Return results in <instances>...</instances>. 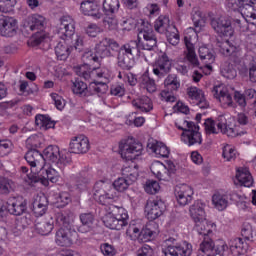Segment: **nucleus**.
Listing matches in <instances>:
<instances>
[{
  "label": "nucleus",
  "mask_w": 256,
  "mask_h": 256,
  "mask_svg": "<svg viewBox=\"0 0 256 256\" xmlns=\"http://www.w3.org/2000/svg\"><path fill=\"white\" fill-rule=\"evenodd\" d=\"M92 176L89 172L82 171L74 178V184L78 191H85L87 185L91 183Z\"/></svg>",
  "instance_id": "obj_37"
},
{
  "label": "nucleus",
  "mask_w": 256,
  "mask_h": 256,
  "mask_svg": "<svg viewBox=\"0 0 256 256\" xmlns=\"http://www.w3.org/2000/svg\"><path fill=\"white\" fill-rule=\"evenodd\" d=\"M150 171L160 181H169V175H167V166L161 161H154L150 166Z\"/></svg>",
  "instance_id": "obj_30"
},
{
  "label": "nucleus",
  "mask_w": 256,
  "mask_h": 256,
  "mask_svg": "<svg viewBox=\"0 0 256 256\" xmlns=\"http://www.w3.org/2000/svg\"><path fill=\"white\" fill-rule=\"evenodd\" d=\"M140 84H142L143 87L148 91V93H155L157 91V85L155 84V80L151 79L149 77V74L144 73L139 78Z\"/></svg>",
  "instance_id": "obj_43"
},
{
  "label": "nucleus",
  "mask_w": 256,
  "mask_h": 256,
  "mask_svg": "<svg viewBox=\"0 0 256 256\" xmlns=\"http://www.w3.org/2000/svg\"><path fill=\"white\" fill-rule=\"evenodd\" d=\"M138 31L136 41L137 53H141V50L153 51L157 47V36L155 35V31H153V26L149 22L142 21V25Z\"/></svg>",
  "instance_id": "obj_2"
},
{
  "label": "nucleus",
  "mask_w": 256,
  "mask_h": 256,
  "mask_svg": "<svg viewBox=\"0 0 256 256\" xmlns=\"http://www.w3.org/2000/svg\"><path fill=\"white\" fill-rule=\"evenodd\" d=\"M55 227L53 216H47L45 220L36 224V229L40 235H49Z\"/></svg>",
  "instance_id": "obj_38"
},
{
  "label": "nucleus",
  "mask_w": 256,
  "mask_h": 256,
  "mask_svg": "<svg viewBox=\"0 0 256 256\" xmlns=\"http://www.w3.org/2000/svg\"><path fill=\"white\" fill-rule=\"evenodd\" d=\"M236 179L243 187H251L253 185V176H251L249 168H238Z\"/></svg>",
  "instance_id": "obj_34"
},
{
  "label": "nucleus",
  "mask_w": 256,
  "mask_h": 256,
  "mask_svg": "<svg viewBox=\"0 0 256 256\" xmlns=\"http://www.w3.org/2000/svg\"><path fill=\"white\" fill-rule=\"evenodd\" d=\"M55 221L60 225V229L56 232L55 242L60 247H71L77 240V231L71 228V218L67 212H57Z\"/></svg>",
  "instance_id": "obj_1"
},
{
  "label": "nucleus",
  "mask_w": 256,
  "mask_h": 256,
  "mask_svg": "<svg viewBox=\"0 0 256 256\" xmlns=\"http://www.w3.org/2000/svg\"><path fill=\"white\" fill-rule=\"evenodd\" d=\"M187 95L192 101H199L201 97L204 95L203 90L197 87H190L187 89Z\"/></svg>",
  "instance_id": "obj_60"
},
{
  "label": "nucleus",
  "mask_w": 256,
  "mask_h": 256,
  "mask_svg": "<svg viewBox=\"0 0 256 256\" xmlns=\"http://www.w3.org/2000/svg\"><path fill=\"white\" fill-rule=\"evenodd\" d=\"M197 256H215V242H213L211 236H205L203 238Z\"/></svg>",
  "instance_id": "obj_29"
},
{
  "label": "nucleus",
  "mask_w": 256,
  "mask_h": 256,
  "mask_svg": "<svg viewBox=\"0 0 256 256\" xmlns=\"http://www.w3.org/2000/svg\"><path fill=\"white\" fill-rule=\"evenodd\" d=\"M256 0H227L226 6L230 11H237L238 15L249 17L247 11H254Z\"/></svg>",
  "instance_id": "obj_12"
},
{
  "label": "nucleus",
  "mask_w": 256,
  "mask_h": 256,
  "mask_svg": "<svg viewBox=\"0 0 256 256\" xmlns=\"http://www.w3.org/2000/svg\"><path fill=\"white\" fill-rule=\"evenodd\" d=\"M120 155L126 161H135L143 153V144L133 138L121 141L119 144Z\"/></svg>",
  "instance_id": "obj_7"
},
{
  "label": "nucleus",
  "mask_w": 256,
  "mask_h": 256,
  "mask_svg": "<svg viewBox=\"0 0 256 256\" xmlns=\"http://www.w3.org/2000/svg\"><path fill=\"white\" fill-rule=\"evenodd\" d=\"M171 71V60L163 54L153 67V73L158 79H163Z\"/></svg>",
  "instance_id": "obj_21"
},
{
  "label": "nucleus",
  "mask_w": 256,
  "mask_h": 256,
  "mask_svg": "<svg viewBox=\"0 0 256 256\" xmlns=\"http://www.w3.org/2000/svg\"><path fill=\"white\" fill-rule=\"evenodd\" d=\"M58 35L60 39L71 41V37L75 35V22L70 16H63L60 18V25L58 27Z\"/></svg>",
  "instance_id": "obj_16"
},
{
  "label": "nucleus",
  "mask_w": 256,
  "mask_h": 256,
  "mask_svg": "<svg viewBox=\"0 0 256 256\" xmlns=\"http://www.w3.org/2000/svg\"><path fill=\"white\" fill-rule=\"evenodd\" d=\"M103 223L108 229H115L116 231H121L123 227L127 226V220L123 216H113L112 214H106L103 217Z\"/></svg>",
  "instance_id": "obj_25"
},
{
  "label": "nucleus",
  "mask_w": 256,
  "mask_h": 256,
  "mask_svg": "<svg viewBox=\"0 0 256 256\" xmlns=\"http://www.w3.org/2000/svg\"><path fill=\"white\" fill-rule=\"evenodd\" d=\"M159 189H161V186H159V182L156 180H148L145 185V191L149 195H155V193H159Z\"/></svg>",
  "instance_id": "obj_56"
},
{
  "label": "nucleus",
  "mask_w": 256,
  "mask_h": 256,
  "mask_svg": "<svg viewBox=\"0 0 256 256\" xmlns=\"http://www.w3.org/2000/svg\"><path fill=\"white\" fill-rule=\"evenodd\" d=\"M86 33L89 37H95L99 33H103V28L97 24H89L86 28Z\"/></svg>",
  "instance_id": "obj_63"
},
{
  "label": "nucleus",
  "mask_w": 256,
  "mask_h": 256,
  "mask_svg": "<svg viewBox=\"0 0 256 256\" xmlns=\"http://www.w3.org/2000/svg\"><path fill=\"white\" fill-rule=\"evenodd\" d=\"M122 177L128 181L131 185L137 181L139 178V166L138 165H131V166H124L121 169Z\"/></svg>",
  "instance_id": "obj_32"
},
{
  "label": "nucleus",
  "mask_w": 256,
  "mask_h": 256,
  "mask_svg": "<svg viewBox=\"0 0 256 256\" xmlns=\"http://www.w3.org/2000/svg\"><path fill=\"white\" fill-rule=\"evenodd\" d=\"M119 7H121L119 0H104L102 5L103 13L107 17L115 15L119 11Z\"/></svg>",
  "instance_id": "obj_40"
},
{
  "label": "nucleus",
  "mask_w": 256,
  "mask_h": 256,
  "mask_svg": "<svg viewBox=\"0 0 256 256\" xmlns=\"http://www.w3.org/2000/svg\"><path fill=\"white\" fill-rule=\"evenodd\" d=\"M218 47L220 48V53H222V55H225V57H229L230 55H233V53H235V46H231L229 40L225 42H218Z\"/></svg>",
  "instance_id": "obj_52"
},
{
  "label": "nucleus",
  "mask_w": 256,
  "mask_h": 256,
  "mask_svg": "<svg viewBox=\"0 0 256 256\" xmlns=\"http://www.w3.org/2000/svg\"><path fill=\"white\" fill-rule=\"evenodd\" d=\"M157 224L155 222H150L141 230L140 233V241L143 243H147V241H151V239H155L157 237V234L159 233L157 231V228H154Z\"/></svg>",
  "instance_id": "obj_35"
},
{
  "label": "nucleus",
  "mask_w": 256,
  "mask_h": 256,
  "mask_svg": "<svg viewBox=\"0 0 256 256\" xmlns=\"http://www.w3.org/2000/svg\"><path fill=\"white\" fill-rule=\"evenodd\" d=\"M72 91L75 95L79 97H93V95H105L109 91V86L106 82H90L89 85L85 84L83 81L76 80L73 83Z\"/></svg>",
  "instance_id": "obj_3"
},
{
  "label": "nucleus",
  "mask_w": 256,
  "mask_h": 256,
  "mask_svg": "<svg viewBox=\"0 0 256 256\" xmlns=\"http://www.w3.org/2000/svg\"><path fill=\"white\" fill-rule=\"evenodd\" d=\"M212 203L216 207V209H218V211H224V209H227L229 201L227 200V196L221 194H214L212 196Z\"/></svg>",
  "instance_id": "obj_45"
},
{
  "label": "nucleus",
  "mask_w": 256,
  "mask_h": 256,
  "mask_svg": "<svg viewBox=\"0 0 256 256\" xmlns=\"http://www.w3.org/2000/svg\"><path fill=\"white\" fill-rule=\"evenodd\" d=\"M81 225L78 226L79 233H89L95 227V214L93 212L81 213L79 215Z\"/></svg>",
  "instance_id": "obj_24"
},
{
  "label": "nucleus",
  "mask_w": 256,
  "mask_h": 256,
  "mask_svg": "<svg viewBox=\"0 0 256 256\" xmlns=\"http://www.w3.org/2000/svg\"><path fill=\"white\" fill-rule=\"evenodd\" d=\"M80 9L84 15L96 17V19H101L103 15L99 12V4H97V2L83 1L81 2Z\"/></svg>",
  "instance_id": "obj_28"
},
{
  "label": "nucleus",
  "mask_w": 256,
  "mask_h": 256,
  "mask_svg": "<svg viewBox=\"0 0 256 256\" xmlns=\"http://www.w3.org/2000/svg\"><path fill=\"white\" fill-rule=\"evenodd\" d=\"M148 147L152 149L153 153L160 155V157H164V159L169 157V148L161 142H156V144H148Z\"/></svg>",
  "instance_id": "obj_44"
},
{
  "label": "nucleus",
  "mask_w": 256,
  "mask_h": 256,
  "mask_svg": "<svg viewBox=\"0 0 256 256\" xmlns=\"http://www.w3.org/2000/svg\"><path fill=\"white\" fill-rule=\"evenodd\" d=\"M222 157L227 161H233L235 159V149H233L230 145H226L223 148Z\"/></svg>",
  "instance_id": "obj_64"
},
{
  "label": "nucleus",
  "mask_w": 256,
  "mask_h": 256,
  "mask_svg": "<svg viewBox=\"0 0 256 256\" xmlns=\"http://www.w3.org/2000/svg\"><path fill=\"white\" fill-rule=\"evenodd\" d=\"M108 215H112L113 217H125V220H127V214H125V208L115 206L112 204L111 206L108 207Z\"/></svg>",
  "instance_id": "obj_54"
},
{
  "label": "nucleus",
  "mask_w": 256,
  "mask_h": 256,
  "mask_svg": "<svg viewBox=\"0 0 256 256\" xmlns=\"http://www.w3.org/2000/svg\"><path fill=\"white\" fill-rule=\"evenodd\" d=\"M195 223L196 231L199 235H202L203 239L213 235V230H211V227H214L215 224H209V222H207V218H204L203 220H196Z\"/></svg>",
  "instance_id": "obj_36"
},
{
  "label": "nucleus",
  "mask_w": 256,
  "mask_h": 256,
  "mask_svg": "<svg viewBox=\"0 0 256 256\" xmlns=\"http://www.w3.org/2000/svg\"><path fill=\"white\" fill-rule=\"evenodd\" d=\"M91 149L89 144V138L85 137V135H79L73 137L69 144L70 153H76L78 155H83L87 153Z\"/></svg>",
  "instance_id": "obj_18"
},
{
  "label": "nucleus",
  "mask_w": 256,
  "mask_h": 256,
  "mask_svg": "<svg viewBox=\"0 0 256 256\" xmlns=\"http://www.w3.org/2000/svg\"><path fill=\"white\" fill-rule=\"evenodd\" d=\"M7 211L10 215H23V213L27 211V200H24L23 198H13L7 204Z\"/></svg>",
  "instance_id": "obj_26"
},
{
  "label": "nucleus",
  "mask_w": 256,
  "mask_h": 256,
  "mask_svg": "<svg viewBox=\"0 0 256 256\" xmlns=\"http://www.w3.org/2000/svg\"><path fill=\"white\" fill-rule=\"evenodd\" d=\"M35 123L40 129H55V121L51 120V117L43 114H38L35 117Z\"/></svg>",
  "instance_id": "obj_41"
},
{
  "label": "nucleus",
  "mask_w": 256,
  "mask_h": 256,
  "mask_svg": "<svg viewBox=\"0 0 256 256\" xmlns=\"http://www.w3.org/2000/svg\"><path fill=\"white\" fill-rule=\"evenodd\" d=\"M135 51H137L136 41L124 44V50L117 54V66L123 71H131L135 67V56L133 55Z\"/></svg>",
  "instance_id": "obj_4"
},
{
  "label": "nucleus",
  "mask_w": 256,
  "mask_h": 256,
  "mask_svg": "<svg viewBox=\"0 0 256 256\" xmlns=\"http://www.w3.org/2000/svg\"><path fill=\"white\" fill-rule=\"evenodd\" d=\"M76 75L78 77H82L85 81H94L96 83H107L109 79H107V74H105V70L101 69L100 67L89 68V65L84 64L76 69Z\"/></svg>",
  "instance_id": "obj_8"
},
{
  "label": "nucleus",
  "mask_w": 256,
  "mask_h": 256,
  "mask_svg": "<svg viewBox=\"0 0 256 256\" xmlns=\"http://www.w3.org/2000/svg\"><path fill=\"white\" fill-rule=\"evenodd\" d=\"M214 244H215V248H214L215 255L223 256L227 251V249H229V246H227V243H225V241L223 240H218Z\"/></svg>",
  "instance_id": "obj_62"
},
{
  "label": "nucleus",
  "mask_w": 256,
  "mask_h": 256,
  "mask_svg": "<svg viewBox=\"0 0 256 256\" xmlns=\"http://www.w3.org/2000/svg\"><path fill=\"white\" fill-rule=\"evenodd\" d=\"M29 183H42L44 187H48L50 183H57L59 181V172L54 168H41L37 173L27 174Z\"/></svg>",
  "instance_id": "obj_9"
},
{
  "label": "nucleus",
  "mask_w": 256,
  "mask_h": 256,
  "mask_svg": "<svg viewBox=\"0 0 256 256\" xmlns=\"http://www.w3.org/2000/svg\"><path fill=\"white\" fill-rule=\"evenodd\" d=\"M48 207L49 200L45 194L36 196L32 203V211L36 217H43L47 213Z\"/></svg>",
  "instance_id": "obj_23"
},
{
  "label": "nucleus",
  "mask_w": 256,
  "mask_h": 256,
  "mask_svg": "<svg viewBox=\"0 0 256 256\" xmlns=\"http://www.w3.org/2000/svg\"><path fill=\"white\" fill-rule=\"evenodd\" d=\"M175 25L171 24V20L169 16L161 15L158 19L154 22V29L157 33L165 35L170 31H175Z\"/></svg>",
  "instance_id": "obj_27"
},
{
  "label": "nucleus",
  "mask_w": 256,
  "mask_h": 256,
  "mask_svg": "<svg viewBox=\"0 0 256 256\" xmlns=\"http://www.w3.org/2000/svg\"><path fill=\"white\" fill-rule=\"evenodd\" d=\"M241 236L245 239V241L256 243V234H253V226H251L249 223L243 225Z\"/></svg>",
  "instance_id": "obj_47"
},
{
  "label": "nucleus",
  "mask_w": 256,
  "mask_h": 256,
  "mask_svg": "<svg viewBox=\"0 0 256 256\" xmlns=\"http://www.w3.org/2000/svg\"><path fill=\"white\" fill-rule=\"evenodd\" d=\"M24 26L29 31L43 33L45 31V28L47 27V18L40 14H33L26 18Z\"/></svg>",
  "instance_id": "obj_17"
},
{
  "label": "nucleus",
  "mask_w": 256,
  "mask_h": 256,
  "mask_svg": "<svg viewBox=\"0 0 256 256\" xmlns=\"http://www.w3.org/2000/svg\"><path fill=\"white\" fill-rule=\"evenodd\" d=\"M174 195L178 204L182 207L189 205L193 201V188L187 184H180L175 186Z\"/></svg>",
  "instance_id": "obj_15"
},
{
  "label": "nucleus",
  "mask_w": 256,
  "mask_h": 256,
  "mask_svg": "<svg viewBox=\"0 0 256 256\" xmlns=\"http://www.w3.org/2000/svg\"><path fill=\"white\" fill-rule=\"evenodd\" d=\"M43 158L44 162L50 161V163H53L60 169V171H63L65 169V166L70 163L71 159L67 158V156H61V151L59 150V147L56 145H50L46 147L43 151Z\"/></svg>",
  "instance_id": "obj_10"
},
{
  "label": "nucleus",
  "mask_w": 256,
  "mask_h": 256,
  "mask_svg": "<svg viewBox=\"0 0 256 256\" xmlns=\"http://www.w3.org/2000/svg\"><path fill=\"white\" fill-rule=\"evenodd\" d=\"M13 180L5 177H0V193L3 195H8V193H11L13 191Z\"/></svg>",
  "instance_id": "obj_48"
},
{
  "label": "nucleus",
  "mask_w": 256,
  "mask_h": 256,
  "mask_svg": "<svg viewBox=\"0 0 256 256\" xmlns=\"http://www.w3.org/2000/svg\"><path fill=\"white\" fill-rule=\"evenodd\" d=\"M62 41H60L57 46L55 47V53L57 59L60 61H65L69 55H71V51L73 50V37L70 38V41H67L65 38H61Z\"/></svg>",
  "instance_id": "obj_22"
},
{
  "label": "nucleus",
  "mask_w": 256,
  "mask_h": 256,
  "mask_svg": "<svg viewBox=\"0 0 256 256\" xmlns=\"http://www.w3.org/2000/svg\"><path fill=\"white\" fill-rule=\"evenodd\" d=\"M191 244L184 243L183 245H169L162 249L164 256H191L193 250L191 249Z\"/></svg>",
  "instance_id": "obj_20"
},
{
  "label": "nucleus",
  "mask_w": 256,
  "mask_h": 256,
  "mask_svg": "<svg viewBox=\"0 0 256 256\" xmlns=\"http://www.w3.org/2000/svg\"><path fill=\"white\" fill-rule=\"evenodd\" d=\"M190 215L193 221H203L206 217L205 204L200 200L194 202V204L190 207Z\"/></svg>",
  "instance_id": "obj_33"
},
{
  "label": "nucleus",
  "mask_w": 256,
  "mask_h": 256,
  "mask_svg": "<svg viewBox=\"0 0 256 256\" xmlns=\"http://www.w3.org/2000/svg\"><path fill=\"white\" fill-rule=\"evenodd\" d=\"M100 251L102 255L104 256H116L117 255V249L115 246L109 244V243H104L100 245Z\"/></svg>",
  "instance_id": "obj_58"
},
{
  "label": "nucleus",
  "mask_w": 256,
  "mask_h": 256,
  "mask_svg": "<svg viewBox=\"0 0 256 256\" xmlns=\"http://www.w3.org/2000/svg\"><path fill=\"white\" fill-rule=\"evenodd\" d=\"M15 5H17V0H0V12L9 13L13 11Z\"/></svg>",
  "instance_id": "obj_57"
},
{
  "label": "nucleus",
  "mask_w": 256,
  "mask_h": 256,
  "mask_svg": "<svg viewBox=\"0 0 256 256\" xmlns=\"http://www.w3.org/2000/svg\"><path fill=\"white\" fill-rule=\"evenodd\" d=\"M71 203V194L69 192H60L56 198V207L63 208L67 207Z\"/></svg>",
  "instance_id": "obj_49"
},
{
  "label": "nucleus",
  "mask_w": 256,
  "mask_h": 256,
  "mask_svg": "<svg viewBox=\"0 0 256 256\" xmlns=\"http://www.w3.org/2000/svg\"><path fill=\"white\" fill-rule=\"evenodd\" d=\"M123 50H125V44L121 45L117 40L109 37H104L96 44V53L100 56V59L115 57V53L119 55Z\"/></svg>",
  "instance_id": "obj_5"
},
{
  "label": "nucleus",
  "mask_w": 256,
  "mask_h": 256,
  "mask_svg": "<svg viewBox=\"0 0 256 256\" xmlns=\"http://www.w3.org/2000/svg\"><path fill=\"white\" fill-rule=\"evenodd\" d=\"M130 185H131L130 182L127 179H125L123 176L115 180L112 184L114 189H116V191H119V193H123L124 191H127Z\"/></svg>",
  "instance_id": "obj_51"
},
{
  "label": "nucleus",
  "mask_w": 256,
  "mask_h": 256,
  "mask_svg": "<svg viewBox=\"0 0 256 256\" xmlns=\"http://www.w3.org/2000/svg\"><path fill=\"white\" fill-rule=\"evenodd\" d=\"M210 25L219 37H233V33H235L231 25V18L228 17L213 18Z\"/></svg>",
  "instance_id": "obj_11"
},
{
  "label": "nucleus",
  "mask_w": 256,
  "mask_h": 256,
  "mask_svg": "<svg viewBox=\"0 0 256 256\" xmlns=\"http://www.w3.org/2000/svg\"><path fill=\"white\" fill-rule=\"evenodd\" d=\"M221 74L226 79H235L237 77V70L232 64H225L221 69Z\"/></svg>",
  "instance_id": "obj_53"
},
{
  "label": "nucleus",
  "mask_w": 256,
  "mask_h": 256,
  "mask_svg": "<svg viewBox=\"0 0 256 256\" xmlns=\"http://www.w3.org/2000/svg\"><path fill=\"white\" fill-rule=\"evenodd\" d=\"M99 205H104L105 207H111L115 203V197L112 194L105 193L98 197Z\"/></svg>",
  "instance_id": "obj_55"
},
{
  "label": "nucleus",
  "mask_w": 256,
  "mask_h": 256,
  "mask_svg": "<svg viewBox=\"0 0 256 256\" xmlns=\"http://www.w3.org/2000/svg\"><path fill=\"white\" fill-rule=\"evenodd\" d=\"M184 43L187 49V61L194 67H199V59L197 58V54H195V46H193V43H191L188 37H184Z\"/></svg>",
  "instance_id": "obj_39"
},
{
  "label": "nucleus",
  "mask_w": 256,
  "mask_h": 256,
  "mask_svg": "<svg viewBox=\"0 0 256 256\" xmlns=\"http://www.w3.org/2000/svg\"><path fill=\"white\" fill-rule=\"evenodd\" d=\"M218 131L223 133L224 135H227V137H237V133L235 132L234 128H231L227 125V119H225V116H219L218 117V123H217Z\"/></svg>",
  "instance_id": "obj_42"
},
{
  "label": "nucleus",
  "mask_w": 256,
  "mask_h": 256,
  "mask_svg": "<svg viewBox=\"0 0 256 256\" xmlns=\"http://www.w3.org/2000/svg\"><path fill=\"white\" fill-rule=\"evenodd\" d=\"M166 206L163 200L156 198L154 200H148L145 206L146 217L149 221H155L159 219L165 212Z\"/></svg>",
  "instance_id": "obj_13"
},
{
  "label": "nucleus",
  "mask_w": 256,
  "mask_h": 256,
  "mask_svg": "<svg viewBox=\"0 0 256 256\" xmlns=\"http://www.w3.org/2000/svg\"><path fill=\"white\" fill-rule=\"evenodd\" d=\"M230 251L234 256H241L247 253L249 246L247 243L243 242L242 238H234L230 241Z\"/></svg>",
  "instance_id": "obj_31"
},
{
  "label": "nucleus",
  "mask_w": 256,
  "mask_h": 256,
  "mask_svg": "<svg viewBox=\"0 0 256 256\" xmlns=\"http://www.w3.org/2000/svg\"><path fill=\"white\" fill-rule=\"evenodd\" d=\"M187 128H183L179 126V124L175 123V126L180 131H183L181 134L182 141L186 143L189 147L196 145H201L203 143V138L201 137V132H199V125H195V122H189L187 120L184 121Z\"/></svg>",
  "instance_id": "obj_6"
},
{
  "label": "nucleus",
  "mask_w": 256,
  "mask_h": 256,
  "mask_svg": "<svg viewBox=\"0 0 256 256\" xmlns=\"http://www.w3.org/2000/svg\"><path fill=\"white\" fill-rule=\"evenodd\" d=\"M165 35L170 45H179V30H177V27H175L174 30L166 32Z\"/></svg>",
  "instance_id": "obj_59"
},
{
  "label": "nucleus",
  "mask_w": 256,
  "mask_h": 256,
  "mask_svg": "<svg viewBox=\"0 0 256 256\" xmlns=\"http://www.w3.org/2000/svg\"><path fill=\"white\" fill-rule=\"evenodd\" d=\"M165 87H171L172 91H177L181 87L179 79H177V74H169L164 80Z\"/></svg>",
  "instance_id": "obj_50"
},
{
  "label": "nucleus",
  "mask_w": 256,
  "mask_h": 256,
  "mask_svg": "<svg viewBox=\"0 0 256 256\" xmlns=\"http://www.w3.org/2000/svg\"><path fill=\"white\" fill-rule=\"evenodd\" d=\"M25 159L31 167L30 175H33V173H37V169L41 170L43 165H45L43 154H41L39 150H28L25 154Z\"/></svg>",
  "instance_id": "obj_19"
},
{
  "label": "nucleus",
  "mask_w": 256,
  "mask_h": 256,
  "mask_svg": "<svg viewBox=\"0 0 256 256\" xmlns=\"http://www.w3.org/2000/svg\"><path fill=\"white\" fill-rule=\"evenodd\" d=\"M198 53L201 61H205L207 65H211V63L215 62V55L211 53L209 48L202 46L199 48Z\"/></svg>",
  "instance_id": "obj_46"
},
{
  "label": "nucleus",
  "mask_w": 256,
  "mask_h": 256,
  "mask_svg": "<svg viewBox=\"0 0 256 256\" xmlns=\"http://www.w3.org/2000/svg\"><path fill=\"white\" fill-rule=\"evenodd\" d=\"M17 19L5 15H0V35L2 37H15L17 35Z\"/></svg>",
  "instance_id": "obj_14"
},
{
  "label": "nucleus",
  "mask_w": 256,
  "mask_h": 256,
  "mask_svg": "<svg viewBox=\"0 0 256 256\" xmlns=\"http://www.w3.org/2000/svg\"><path fill=\"white\" fill-rule=\"evenodd\" d=\"M244 73L246 75L248 73L250 83H256V62H250L248 69L244 68Z\"/></svg>",
  "instance_id": "obj_61"
}]
</instances>
